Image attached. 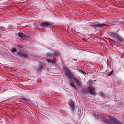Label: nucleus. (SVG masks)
Here are the masks:
<instances>
[{"instance_id": "obj_19", "label": "nucleus", "mask_w": 124, "mask_h": 124, "mask_svg": "<svg viewBox=\"0 0 124 124\" xmlns=\"http://www.w3.org/2000/svg\"><path fill=\"white\" fill-rule=\"evenodd\" d=\"M113 70H112L110 72H108L107 73L108 75L109 76H110L113 73Z\"/></svg>"}, {"instance_id": "obj_1", "label": "nucleus", "mask_w": 124, "mask_h": 124, "mask_svg": "<svg viewBox=\"0 0 124 124\" xmlns=\"http://www.w3.org/2000/svg\"><path fill=\"white\" fill-rule=\"evenodd\" d=\"M63 69L65 72L66 74L70 78L72 79L73 77V75L70 71L68 69V68L64 67L63 68Z\"/></svg>"}, {"instance_id": "obj_21", "label": "nucleus", "mask_w": 124, "mask_h": 124, "mask_svg": "<svg viewBox=\"0 0 124 124\" xmlns=\"http://www.w3.org/2000/svg\"><path fill=\"white\" fill-rule=\"evenodd\" d=\"M18 46L20 48H23V46L20 45H18Z\"/></svg>"}, {"instance_id": "obj_8", "label": "nucleus", "mask_w": 124, "mask_h": 124, "mask_svg": "<svg viewBox=\"0 0 124 124\" xmlns=\"http://www.w3.org/2000/svg\"><path fill=\"white\" fill-rule=\"evenodd\" d=\"M95 89L94 88H91L89 92V93L91 95H94L95 94Z\"/></svg>"}, {"instance_id": "obj_18", "label": "nucleus", "mask_w": 124, "mask_h": 124, "mask_svg": "<svg viewBox=\"0 0 124 124\" xmlns=\"http://www.w3.org/2000/svg\"><path fill=\"white\" fill-rule=\"evenodd\" d=\"M20 99L21 100L25 102H27L28 101V100L22 97H21V98H20Z\"/></svg>"}, {"instance_id": "obj_10", "label": "nucleus", "mask_w": 124, "mask_h": 124, "mask_svg": "<svg viewBox=\"0 0 124 124\" xmlns=\"http://www.w3.org/2000/svg\"><path fill=\"white\" fill-rule=\"evenodd\" d=\"M73 79L77 83L78 85H79V86H80L81 85V83L80 82V81H79V79H78L76 78H73Z\"/></svg>"}, {"instance_id": "obj_5", "label": "nucleus", "mask_w": 124, "mask_h": 124, "mask_svg": "<svg viewBox=\"0 0 124 124\" xmlns=\"http://www.w3.org/2000/svg\"><path fill=\"white\" fill-rule=\"evenodd\" d=\"M109 34L111 37L115 39L117 37L118 35L117 34L113 32H109Z\"/></svg>"}, {"instance_id": "obj_16", "label": "nucleus", "mask_w": 124, "mask_h": 124, "mask_svg": "<svg viewBox=\"0 0 124 124\" xmlns=\"http://www.w3.org/2000/svg\"><path fill=\"white\" fill-rule=\"evenodd\" d=\"M70 84L71 86L73 87L75 89H76V87L75 86V85L74 84V83L73 82H71L70 83Z\"/></svg>"}, {"instance_id": "obj_7", "label": "nucleus", "mask_w": 124, "mask_h": 124, "mask_svg": "<svg viewBox=\"0 0 124 124\" xmlns=\"http://www.w3.org/2000/svg\"><path fill=\"white\" fill-rule=\"evenodd\" d=\"M49 25L48 23L43 22L41 23L40 25L41 27L45 28L48 27Z\"/></svg>"}, {"instance_id": "obj_13", "label": "nucleus", "mask_w": 124, "mask_h": 124, "mask_svg": "<svg viewBox=\"0 0 124 124\" xmlns=\"http://www.w3.org/2000/svg\"><path fill=\"white\" fill-rule=\"evenodd\" d=\"M43 66L42 65H40L36 69V70L38 71H40L43 68Z\"/></svg>"}, {"instance_id": "obj_4", "label": "nucleus", "mask_w": 124, "mask_h": 124, "mask_svg": "<svg viewBox=\"0 0 124 124\" xmlns=\"http://www.w3.org/2000/svg\"><path fill=\"white\" fill-rule=\"evenodd\" d=\"M17 54L21 57H23L26 58H27V56L26 55L21 52H18L17 53Z\"/></svg>"}, {"instance_id": "obj_22", "label": "nucleus", "mask_w": 124, "mask_h": 124, "mask_svg": "<svg viewBox=\"0 0 124 124\" xmlns=\"http://www.w3.org/2000/svg\"><path fill=\"white\" fill-rule=\"evenodd\" d=\"M88 82L90 83H92V81L91 80H89Z\"/></svg>"}, {"instance_id": "obj_24", "label": "nucleus", "mask_w": 124, "mask_h": 124, "mask_svg": "<svg viewBox=\"0 0 124 124\" xmlns=\"http://www.w3.org/2000/svg\"><path fill=\"white\" fill-rule=\"evenodd\" d=\"M1 37H0V38Z\"/></svg>"}, {"instance_id": "obj_12", "label": "nucleus", "mask_w": 124, "mask_h": 124, "mask_svg": "<svg viewBox=\"0 0 124 124\" xmlns=\"http://www.w3.org/2000/svg\"><path fill=\"white\" fill-rule=\"evenodd\" d=\"M82 92L84 93L88 94L89 93V91L85 89H83L82 90Z\"/></svg>"}, {"instance_id": "obj_17", "label": "nucleus", "mask_w": 124, "mask_h": 124, "mask_svg": "<svg viewBox=\"0 0 124 124\" xmlns=\"http://www.w3.org/2000/svg\"><path fill=\"white\" fill-rule=\"evenodd\" d=\"M17 51V50L15 48H13L11 50V52L12 53H14V52H16Z\"/></svg>"}, {"instance_id": "obj_23", "label": "nucleus", "mask_w": 124, "mask_h": 124, "mask_svg": "<svg viewBox=\"0 0 124 124\" xmlns=\"http://www.w3.org/2000/svg\"><path fill=\"white\" fill-rule=\"evenodd\" d=\"M76 60H75L76 61H77V59H75Z\"/></svg>"}, {"instance_id": "obj_3", "label": "nucleus", "mask_w": 124, "mask_h": 124, "mask_svg": "<svg viewBox=\"0 0 124 124\" xmlns=\"http://www.w3.org/2000/svg\"><path fill=\"white\" fill-rule=\"evenodd\" d=\"M47 56L49 57H51L52 59V60H50L49 59H47V60L48 62L51 63H54V61L53 59V58L54 57V55H53V54H52L50 53H49L47 54Z\"/></svg>"}, {"instance_id": "obj_6", "label": "nucleus", "mask_w": 124, "mask_h": 124, "mask_svg": "<svg viewBox=\"0 0 124 124\" xmlns=\"http://www.w3.org/2000/svg\"><path fill=\"white\" fill-rule=\"evenodd\" d=\"M106 24L103 23V24H100L99 23L98 24H96L95 25L93 26V27L94 28L96 29L97 28L100 27L104 26L106 25Z\"/></svg>"}, {"instance_id": "obj_14", "label": "nucleus", "mask_w": 124, "mask_h": 124, "mask_svg": "<svg viewBox=\"0 0 124 124\" xmlns=\"http://www.w3.org/2000/svg\"><path fill=\"white\" fill-rule=\"evenodd\" d=\"M116 39L118 40L120 42L123 41V40L118 35Z\"/></svg>"}, {"instance_id": "obj_9", "label": "nucleus", "mask_w": 124, "mask_h": 124, "mask_svg": "<svg viewBox=\"0 0 124 124\" xmlns=\"http://www.w3.org/2000/svg\"><path fill=\"white\" fill-rule=\"evenodd\" d=\"M17 34L19 37H21L22 38H24L26 37V36L24 35L22 33L19 32Z\"/></svg>"}, {"instance_id": "obj_15", "label": "nucleus", "mask_w": 124, "mask_h": 124, "mask_svg": "<svg viewBox=\"0 0 124 124\" xmlns=\"http://www.w3.org/2000/svg\"><path fill=\"white\" fill-rule=\"evenodd\" d=\"M79 72L83 74H84V76L85 75L86 76V73L83 71L82 70H81V69H79Z\"/></svg>"}, {"instance_id": "obj_20", "label": "nucleus", "mask_w": 124, "mask_h": 124, "mask_svg": "<svg viewBox=\"0 0 124 124\" xmlns=\"http://www.w3.org/2000/svg\"><path fill=\"white\" fill-rule=\"evenodd\" d=\"M6 101H9L8 99H7L4 101L2 102H0V104H2V103H3L5 102Z\"/></svg>"}, {"instance_id": "obj_2", "label": "nucleus", "mask_w": 124, "mask_h": 124, "mask_svg": "<svg viewBox=\"0 0 124 124\" xmlns=\"http://www.w3.org/2000/svg\"><path fill=\"white\" fill-rule=\"evenodd\" d=\"M69 104L72 110L74 111L75 109L74 102L72 100H70L69 102Z\"/></svg>"}, {"instance_id": "obj_11", "label": "nucleus", "mask_w": 124, "mask_h": 124, "mask_svg": "<svg viewBox=\"0 0 124 124\" xmlns=\"http://www.w3.org/2000/svg\"><path fill=\"white\" fill-rule=\"evenodd\" d=\"M53 55L54 56H56L57 57H59L60 56V54L59 52L56 51L53 53Z\"/></svg>"}]
</instances>
